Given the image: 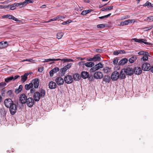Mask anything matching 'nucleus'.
<instances>
[{
	"mask_svg": "<svg viewBox=\"0 0 153 153\" xmlns=\"http://www.w3.org/2000/svg\"><path fill=\"white\" fill-rule=\"evenodd\" d=\"M25 89L27 90H30V92L31 94L33 93L36 91L35 89L33 88V84L31 82L29 84H26L25 87Z\"/></svg>",
	"mask_w": 153,
	"mask_h": 153,
	"instance_id": "nucleus-1",
	"label": "nucleus"
},
{
	"mask_svg": "<svg viewBox=\"0 0 153 153\" xmlns=\"http://www.w3.org/2000/svg\"><path fill=\"white\" fill-rule=\"evenodd\" d=\"M9 108L10 113L11 115H13L16 113L17 108V105L16 104L14 103Z\"/></svg>",
	"mask_w": 153,
	"mask_h": 153,
	"instance_id": "nucleus-2",
	"label": "nucleus"
},
{
	"mask_svg": "<svg viewBox=\"0 0 153 153\" xmlns=\"http://www.w3.org/2000/svg\"><path fill=\"white\" fill-rule=\"evenodd\" d=\"M5 106L7 108L10 107L14 103L11 99H5L4 102Z\"/></svg>",
	"mask_w": 153,
	"mask_h": 153,
	"instance_id": "nucleus-3",
	"label": "nucleus"
},
{
	"mask_svg": "<svg viewBox=\"0 0 153 153\" xmlns=\"http://www.w3.org/2000/svg\"><path fill=\"white\" fill-rule=\"evenodd\" d=\"M142 68L144 71H148L151 69V65L150 64L145 62L142 65Z\"/></svg>",
	"mask_w": 153,
	"mask_h": 153,
	"instance_id": "nucleus-4",
	"label": "nucleus"
},
{
	"mask_svg": "<svg viewBox=\"0 0 153 153\" xmlns=\"http://www.w3.org/2000/svg\"><path fill=\"white\" fill-rule=\"evenodd\" d=\"M31 83L33 84V86L35 89L38 88L39 85V79L37 78L33 79Z\"/></svg>",
	"mask_w": 153,
	"mask_h": 153,
	"instance_id": "nucleus-5",
	"label": "nucleus"
},
{
	"mask_svg": "<svg viewBox=\"0 0 153 153\" xmlns=\"http://www.w3.org/2000/svg\"><path fill=\"white\" fill-rule=\"evenodd\" d=\"M34 99L32 97H29L27 98L26 103L27 105L29 107H32L34 104Z\"/></svg>",
	"mask_w": 153,
	"mask_h": 153,
	"instance_id": "nucleus-6",
	"label": "nucleus"
},
{
	"mask_svg": "<svg viewBox=\"0 0 153 153\" xmlns=\"http://www.w3.org/2000/svg\"><path fill=\"white\" fill-rule=\"evenodd\" d=\"M120 76V74L118 72L115 71L113 72L111 76V79L114 81L117 80Z\"/></svg>",
	"mask_w": 153,
	"mask_h": 153,
	"instance_id": "nucleus-7",
	"label": "nucleus"
},
{
	"mask_svg": "<svg viewBox=\"0 0 153 153\" xmlns=\"http://www.w3.org/2000/svg\"><path fill=\"white\" fill-rule=\"evenodd\" d=\"M64 80L65 83L68 84L72 83L73 81V78L70 75L66 76L64 78Z\"/></svg>",
	"mask_w": 153,
	"mask_h": 153,
	"instance_id": "nucleus-8",
	"label": "nucleus"
},
{
	"mask_svg": "<svg viewBox=\"0 0 153 153\" xmlns=\"http://www.w3.org/2000/svg\"><path fill=\"white\" fill-rule=\"evenodd\" d=\"M55 81L58 85H61L63 84L64 80L62 78L60 77H57L55 79Z\"/></svg>",
	"mask_w": 153,
	"mask_h": 153,
	"instance_id": "nucleus-9",
	"label": "nucleus"
},
{
	"mask_svg": "<svg viewBox=\"0 0 153 153\" xmlns=\"http://www.w3.org/2000/svg\"><path fill=\"white\" fill-rule=\"evenodd\" d=\"M27 99V97L25 94H21L20 97V100L22 104L25 103L26 100Z\"/></svg>",
	"mask_w": 153,
	"mask_h": 153,
	"instance_id": "nucleus-10",
	"label": "nucleus"
},
{
	"mask_svg": "<svg viewBox=\"0 0 153 153\" xmlns=\"http://www.w3.org/2000/svg\"><path fill=\"white\" fill-rule=\"evenodd\" d=\"M94 77L97 79H100L102 78L103 74L100 72H95L94 75Z\"/></svg>",
	"mask_w": 153,
	"mask_h": 153,
	"instance_id": "nucleus-11",
	"label": "nucleus"
},
{
	"mask_svg": "<svg viewBox=\"0 0 153 153\" xmlns=\"http://www.w3.org/2000/svg\"><path fill=\"white\" fill-rule=\"evenodd\" d=\"M33 95V99L35 101L38 102L39 101L41 97L40 94L39 92H34Z\"/></svg>",
	"mask_w": 153,
	"mask_h": 153,
	"instance_id": "nucleus-12",
	"label": "nucleus"
},
{
	"mask_svg": "<svg viewBox=\"0 0 153 153\" xmlns=\"http://www.w3.org/2000/svg\"><path fill=\"white\" fill-rule=\"evenodd\" d=\"M22 5V4L20 3H14L10 5L5 6L6 7H10L11 10H14L16 8V7L17 6H19Z\"/></svg>",
	"mask_w": 153,
	"mask_h": 153,
	"instance_id": "nucleus-13",
	"label": "nucleus"
},
{
	"mask_svg": "<svg viewBox=\"0 0 153 153\" xmlns=\"http://www.w3.org/2000/svg\"><path fill=\"white\" fill-rule=\"evenodd\" d=\"M142 72V70L140 67H135L133 69V73L137 75L140 74Z\"/></svg>",
	"mask_w": 153,
	"mask_h": 153,
	"instance_id": "nucleus-14",
	"label": "nucleus"
},
{
	"mask_svg": "<svg viewBox=\"0 0 153 153\" xmlns=\"http://www.w3.org/2000/svg\"><path fill=\"white\" fill-rule=\"evenodd\" d=\"M126 75H131L133 73V69L131 68H128L126 69H124Z\"/></svg>",
	"mask_w": 153,
	"mask_h": 153,
	"instance_id": "nucleus-15",
	"label": "nucleus"
},
{
	"mask_svg": "<svg viewBox=\"0 0 153 153\" xmlns=\"http://www.w3.org/2000/svg\"><path fill=\"white\" fill-rule=\"evenodd\" d=\"M3 18H8L10 19H12L15 21L18 22L19 21V20L16 18L15 17L13 16L8 14L6 15H4L3 17Z\"/></svg>",
	"mask_w": 153,
	"mask_h": 153,
	"instance_id": "nucleus-16",
	"label": "nucleus"
},
{
	"mask_svg": "<svg viewBox=\"0 0 153 153\" xmlns=\"http://www.w3.org/2000/svg\"><path fill=\"white\" fill-rule=\"evenodd\" d=\"M49 88L51 89H53L56 88V83L53 81H51L49 84Z\"/></svg>",
	"mask_w": 153,
	"mask_h": 153,
	"instance_id": "nucleus-17",
	"label": "nucleus"
},
{
	"mask_svg": "<svg viewBox=\"0 0 153 153\" xmlns=\"http://www.w3.org/2000/svg\"><path fill=\"white\" fill-rule=\"evenodd\" d=\"M126 73L125 72V70L123 69L121 70L120 72V78L121 79H124L126 77Z\"/></svg>",
	"mask_w": 153,
	"mask_h": 153,
	"instance_id": "nucleus-18",
	"label": "nucleus"
},
{
	"mask_svg": "<svg viewBox=\"0 0 153 153\" xmlns=\"http://www.w3.org/2000/svg\"><path fill=\"white\" fill-rule=\"evenodd\" d=\"M89 73L86 71H82L81 74V76L83 79H86L89 76Z\"/></svg>",
	"mask_w": 153,
	"mask_h": 153,
	"instance_id": "nucleus-19",
	"label": "nucleus"
},
{
	"mask_svg": "<svg viewBox=\"0 0 153 153\" xmlns=\"http://www.w3.org/2000/svg\"><path fill=\"white\" fill-rule=\"evenodd\" d=\"M101 55L100 54H98L95 55L93 57V61H100L101 60L100 58Z\"/></svg>",
	"mask_w": 153,
	"mask_h": 153,
	"instance_id": "nucleus-20",
	"label": "nucleus"
},
{
	"mask_svg": "<svg viewBox=\"0 0 153 153\" xmlns=\"http://www.w3.org/2000/svg\"><path fill=\"white\" fill-rule=\"evenodd\" d=\"M127 61L128 59H123L119 62L118 64L119 65H123L126 63L127 62Z\"/></svg>",
	"mask_w": 153,
	"mask_h": 153,
	"instance_id": "nucleus-21",
	"label": "nucleus"
},
{
	"mask_svg": "<svg viewBox=\"0 0 153 153\" xmlns=\"http://www.w3.org/2000/svg\"><path fill=\"white\" fill-rule=\"evenodd\" d=\"M113 6H107L103 7L101 9V10L102 11H107L112 10L113 8Z\"/></svg>",
	"mask_w": 153,
	"mask_h": 153,
	"instance_id": "nucleus-22",
	"label": "nucleus"
},
{
	"mask_svg": "<svg viewBox=\"0 0 153 153\" xmlns=\"http://www.w3.org/2000/svg\"><path fill=\"white\" fill-rule=\"evenodd\" d=\"M7 42H0V48H6L7 46Z\"/></svg>",
	"mask_w": 153,
	"mask_h": 153,
	"instance_id": "nucleus-23",
	"label": "nucleus"
},
{
	"mask_svg": "<svg viewBox=\"0 0 153 153\" xmlns=\"http://www.w3.org/2000/svg\"><path fill=\"white\" fill-rule=\"evenodd\" d=\"M29 74L28 73H25L23 75L21 76V81L23 82H25L27 79V76Z\"/></svg>",
	"mask_w": 153,
	"mask_h": 153,
	"instance_id": "nucleus-24",
	"label": "nucleus"
},
{
	"mask_svg": "<svg viewBox=\"0 0 153 153\" xmlns=\"http://www.w3.org/2000/svg\"><path fill=\"white\" fill-rule=\"evenodd\" d=\"M110 80L111 78L108 75L105 76L103 79V80L106 83H109L110 82Z\"/></svg>",
	"mask_w": 153,
	"mask_h": 153,
	"instance_id": "nucleus-25",
	"label": "nucleus"
},
{
	"mask_svg": "<svg viewBox=\"0 0 153 153\" xmlns=\"http://www.w3.org/2000/svg\"><path fill=\"white\" fill-rule=\"evenodd\" d=\"M94 65V63L92 62H89L85 63V65L87 67H91Z\"/></svg>",
	"mask_w": 153,
	"mask_h": 153,
	"instance_id": "nucleus-26",
	"label": "nucleus"
},
{
	"mask_svg": "<svg viewBox=\"0 0 153 153\" xmlns=\"http://www.w3.org/2000/svg\"><path fill=\"white\" fill-rule=\"evenodd\" d=\"M40 97L41 98H44L45 95V91L43 89H41L39 91Z\"/></svg>",
	"mask_w": 153,
	"mask_h": 153,
	"instance_id": "nucleus-27",
	"label": "nucleus"
},
{
	"mask_svg": "<svg viewBox=\"0 0 153 153\" xmlns=\"http://www.w3.org/2000/svg\"><path fill=\"white\" fill-rule=\"evenodd\" d=\"M93 10L91 9L84 10L82 11L81 14L82 15H86L87 14L91 12Z\"/></svg>",
	"mask_w": 153,
	"mask_h": 153,
	"instance_id": "nucleus-28",
	"label": "nucleus"
},
{
	"mask_svg": "<svg viewBox=\"0 0 153 153\" xmlns=\"http://www.w3.org/2000/svg\"><path fill=\"white\" fill-rule=\"evenodd\" d=\"M149 55V54H146L145 55L143 56L141 59V61L142 62V61H143L144 62L146 61L148 59V56Z\"/></svg>",
	"mask_w": 153,
	"mask_h": 153,
	"instance_id": "nucleus-29",
	"label": "nucleus"
},
{
	"mask_svg": "<svg viewBox=\"0 0 153 153\" xmlns=\"http://www.w3.org/2000/svg\"><path fill=\"white\" fill-rule=\"evenodd\" d=\"M80 76L79 75L77 74H74L73 76V79L75 80H77L80 79Z\"/></svg>",
	"mask_w": 153,
	"mask_h": 153,
	"instance_id": "nucleus-30",
	"label": "nucleus"
},
{
	"mask_svg": "<svg viewBox=\"0 0 153 153\" xmlns=\"http://www.w3.org/2000/svg\"><path fill=\"white\" fill-rule=\"evenodd\" d=\"M95 66L97 68V70L99 69L102 68L103 67V65L100 62L98 64L95 65Z\"/></svg>",
	"mask_w": 153,
	"mask_h": 153,
	"instance_id": "nucleus-31",
	"label": "nucleus"
},
{
	"mask_svg": "<svg viewBox=\"0 0 153 153\" xmlns=\"http://www.w3.org/2000/svg\"><path fill=\"white\" fill-rule=\"evenodd\" d=\"M58 59H45L43 62H48L51 61H58Z\"/></svg>",
	"mask_w": 153,
	"mask_h": 153,
	"instance_id": "nucleus-32",
	"label": "nucleus"
},
{
	"mask_svg": "<svg viewBox=\"0 0 153 153\" xmlns=\"http://www.w3.org/2000/svg\"><path fill=\"white\" fill-rule=\"evenodd\" d=\"M23 86L22 85H20L18 88V89H16L15 91V92L17 94L19 93L20 92L22 89Z\"/></svg>",
	"mask_w": 153,
	"mask_h": 153,
	"instance_id": "nucleus-33",
	"label": "nucleus"
},
{
	"mask_svg": "<svg viewBox=\"0 0 153 153\" xmlns=\"http://www.w3.org/2000/svg\"><path fill=\"white\" fill-rule=\"evenodd\" d=\"M67 70V69L66 68H65L64 67L62 68L60 71V72H61V74L62 75H64L65 74V73Z\"/></svg>",
	"mask_w": 153,
	"mask_h": 153,
	"instance_id": "nucleus-34",
	"label": "nucleus"
},
{
	"mask_svg": "<svg viewBox=\"0 0 153 153\" xmlns=\"http://www.w3.org/2000/svg\"><path fill=\"white\" fill-rule=\"evenodd\" d=\"M14 79V77L13 76H11L10 77H8L7 78L5 79V81L7 83L10 81Z\"/></svg>",
	"mask_w": 153,
	"mask_h": 153,
	"instance_id": "nucleus-35",
	"label": "nucleus"
},
{
	"mask_svg": "<svg viewBox=\"0 0 153 153\" xmlns=\"http://www.w3.org/2000/svg\"><path fill=\"white\" fill-rule=\"evenodd\" d=\"M137 59L136 57H132L130 58L129 59V61L130 63H133L134 62V61H135Z\"/></svg>",
	"mask_w": 153,
	"mask_h": 153,
	"instance_id": "nucleus-36",
	"label": "nucleus"
},
{
	"mask_svg": "<svg viewBox=\"0 0 153 153\" xmlns=\"http://www.w3.org/2000/svg\"><path fill=\"white\" fill-rule=\"evenodd\" d=\"M103 71L105 73H108L111 71V68L106 67L103 68Z\"/></svg>",
	"mask_w": 153,
	"mask_h": 153,
	"instance_id": "nucleus-37",
	"label": "nucleus"
},
{
	"mask_svg": "<svg viewBox=\"0 0 153 153\" xmlns=\"http://www.w3.org/2000/svg\"><path fill=\"white\" fill-rule=\"evenodd\" d=\"M63 33L62 32H59L57 34V38L58 39H60L63 35Z\"/></svg>",
	"mask_w": 153,
	"mask_h": 153,
	"instance_id": "nucleus-38",
	"label": "nucleus"
},
{
	"mask_svg": "<svg viewBox=\"0 0 153 153\" xmlns=\"http://www.w3.org/2000/svg\"><path fill=\"white\" fill-rule=\"evenodd\" d=\"M33 2L31 0H25L22 3H21L23 5L26 4H29L30 3H32Z\"/></svg>",
	"mask_w": 153,
	"mask_h": 153,
	"instance_id": "nucleus-39",
	"label": "nucleus"
},
{
	"mask_svg": "<svg viewBox=\"0 0 153 153\" xmlns=\"http://www.w3.org/2000/svg\"><path fill=\"white\" fill-rule=\"evenodd\" d=\"M132 40H134L135 42H137L141 44L142 43V42H143L142 40V39H137L135 38Z\"/></svg>",
	"mask_w": 153,
	"mask_h": 153,
	"instance_id": "nucleus-40",
	"label": "nucleus"
},
{
	"mask_svg": "<svg viewBox=\"0 0 153 153\" xmlns=\"http://www.w3.org/2000/svg\"><path fill=\"white\" fill-rule=\"evenodd\" d=\"M142 40L143 42H142V43H143L144 44H146V45H152V43H151L150 42H146L147 40L146 39H142Z\"/></svg>",
	"mask_w": 153,
	"mask_h": 153,
	"instance_id": "nucleus-41",
	"label": "nucleus"
},
{
	"mask_svg": "<svg viewBox=\"0 0 153 153\" xmlns=\"http://www.w3.org/2000/svg\"><path fill=\"white\" fill-rule=\"evenodd\" d=\"M123 53L122 51H116L114 52V54L115 55H118L119 53Z\"/></svg>",
	"mask_w": 153,
	"mask_h": 153,
	"instance_id": "nucleus-42",
	"label": "nucleus"
},
{
	"mask_svg": "<svg viewBox=\"0 0 153 153\" xmlns=\"http://www.w3.org/2000/svg\"><path fill=\"white\" fill-rule=\"evenodd\" d=\"M138 54L140 55H143V56L146 54H149V53L147 52L140 51L138 53Z\"/></svg>",
	"mask_w": 153,
	"mask_h": 153,
	"instance_id": "nucleus-43",
	"label": "nucleus"
},
{
	"mask_svg": "<svg viewBox=\"0 0 153 153\" xmlns=\"http://www.w3.org/2000/svg\"><path fill=\"white\" fill-rule=\"evenodd\" d=\"M72 22V20H68L67 21H65L63 22L62 24L63 25H66L70 23L71 22Z\"/></svg>",
	"mask_w": 153,
	"mask_h": 153,
	"instance_id": "nucleus-44",
	"label": "nucleus"
},
{
	"mask_svg": "<svg viewBox=\"0 0 153 153\" xmlns=\"http://www.w3.org/2000/svg\"><path fill=\"white\" fill-rule=\"evenodd\" d=\"M72 65V63H70L68 64L65 66H64V67L65 68H66V69H67V70H68V69H69L71 67Z\"/></svg>",
	"mask_w": 153,
	"mask_h": 153,
	"instance_id": "nucleus-45",
	"label": "nucleus"
},
{
	"mask_svg": "<svg viewBox=\"0 0 153 153\" xmlns=\"http://www.w3.org/2000/svg\"><path fill=\"white\" fill-rule=\"evenodd\" d=\"M105 25L103 24H100L97 25V27L98 28H102L105 27Z\"/></svg>",
	"mask_w": 153,
	"mask_h": 153,
	"instance_id": "nucleus-46",
	"label": "nucleus"
},
{
	"mask_svg": "<svg viewBox=\"0 0 153 153\" xmlns=\"http://www.w3.org/2000/svg\"><path fill=\"white\" fill-rule=\"evenodd\" d=\"M111 15V13H109L107 15H105L103 16L99 17V18L100 19H103L104 18H107L109 16H110Z\"/></svg>",
	"mask_w": 153,
	"mask_h": 153,
	"instance_id": "nucleus-47",
	"label": "nucleus"
},
{
	"mask_svg": "<svg viewBox=\"0 0 153 153\" xmlns=\"http://www.w3.org/2000/svg\"><path fill=\"white\" fill-rule=\"evenodd\" d=\"M7 94L8 95H9L10 97H11L13 96V91L11 90H9L7 93Z\"/></svg>",
	"mask_w": 153,
	"mask_h": 153,
	"instance_id": "nucleus-48",
	"label": "nucleus"
},
{
	"mask_svg": "<svg viewBox=\"0 0 153 153\" xmlns=\"http://www.w3.org/2000/svg\"><path fill=\"white\" fill-rule=\"evenodd\" d=\"M52 70L54 73H56L59 71V69L58 68L56 67L53 69Z\"/></svg>",
	"mask_w": 153,
	"mask_h": 153,
	"instance_id": "nucleus-49",
	"label": "nucleus"
},
{
	"mask_svg": "<svg viewBox=\"0 0 153 153\" xmlns=\"http://www.w3.org/2000/svg\"><path fill=\"white\" fill-rule=\"evenodd\" d=\"M97 68H96L95 65L94 67H92L90 69V71L91 72H94V71L97 70Z\"/></svg>",
	"mask_w": 153,
	"mask_h": 153,
	"instance_id": "nucleus-50",
	"label": "nucleus"
},
{
	"mask_svg": "<svg viewBox=\"0 0 153 153\" xmlns=\"http://www.w3.org/2000/svg\"><path fill=\"white\" fill-rule=\"evenodd\" d=\"M6 84L5 82H1L0 83V88H3L6 86Z\"/></svg>",
	"mask_w": 153,
	"mask_h": 153,
	"instance_id": "nucleus-51",
	"label": "nucleus"
},
{
	"mask_svg": "<svg viewBox=\"0 0 153 153\" xmlns=\"http://www.w3.org/2000/svg\"><path fill=\"white\" fill-rule=\"evenodd\" d=\"M118 59L117 58H114L113 61V63L114 65L117 64L118 62Z\"/></svg>",
	"mask_w": 153,
	"mask_h": 153,
	"instance_id": "nucleus-52",
	"label": "nucleus"
},
{
	"mask_svg": "<svg viewBox=\"0 0 153 153\" xmlns=\"http://www.w3.org/2000/svg\"><path fill=\"white\" fill-rule=\"evenodd\" d=\"M65 16H62V15H58L56 16L57 19H64L65 18Z\"/></svg>",
	"mask_w": 153,
	"mask_h": 153,
	"instance_id": "nucleus-53",
	"label": "nucleus"
},
{
	"mask_svg": "<svg viewBox=\"0 0 153 153\" xmlns=\"http://www.w3.org/2000/svg\"><path fill=\"white\" fill-rule=\"evenodd\" d=\"M153 27L152 26H150L148 27H145L144 28L145 29V30L146 31H148L149 30L151 29Z\"/></svg>",
	"mask_w": 153,
	"mask_h": 153,
	"instance_id": "nucleus-54",
	"label": "nucleus"
},
{
	"mask_svg": "<svg viewBox=\"0 0 153 153\" xmlns=\"http://www.w3.org/2000/svg\"><path fill=\"white\" fill-rule=\"evenodd\" d=\"M57 20V17H56L54 18H53V19H50L49 20V21L47 22H51V21H56Z\"/></svg>",
	"mask_w": 153,
	"mask_h": 153,
	"instance_id": "nucleus-55",
	"label": "nucleus"
},
{
	"mask_svg": "<svg viewBox=\"0 0 153 153\" xmlns=\"http://www.w3.org/2000/svg\"><path fill=\"white\" fill-rule=\"evenodd\" d=\"M85 62H84V61H81L79 62L78 65H81V66L84 65H85Z\"/></svg>",
	"mask_w": 153,
	"mask_h": 153,
	"instance_id": "nucleus-56",
	"label": "nucleus"
},
{
	"mask_svg": "<svg viewBox=\"0 0 153 153\" xmlns=\"http://www.w3.org/2000/svg\"><path fill=\"white\" fill-rule=\"evenodd\" d=\"M151 5V4L148 1L146 2L143 5L144 6H149Z\"/></svg>",
	"mask_w": 153,
	"mask_h": 153,
	"instance_id": "nucleus-57",
	"label": "nucleus"
},
{
	"mask_svg": "<svg viewBox=\"0 0 153 153\" xmlns=\"http://www.w3.org/2000/svg\"><path fill=\"white\" fill-rule=\"evenodd\" d=\"M73 60L70 59H65V62H72Z\"/></svg>",
	"mask_w": 153,
	"mask_h": 153,
	"instance_id": "nucleus-58",
	"label": "nucleus"
},
{
	"mask_svg": "<svg viewBox=\"0 0 153 153\" xmlns=\"http://www.w3.org/2000/svg\"><path fill=\"white\" fill-rule=\"evenodd\" d=\"M149 19L150 20L153 21V16H151L149 17H148L147 18L146 20H148V19Z\"/></svg>",
	"mask_w": 153,
	"mask_h": 153,
	"instance_id": "nucleus-59",
	"label": "nucleus"
},
{
	"mask_svg": "<svg viewBox=\"0 0 153 153\" xmlns=\"http://www.w3.org/2000/svg\"><path fill=\"white\" fill-rule=\"evenodd\" d=\"M49 73H50V76H52L53 75V74L54 73H54V72L52 70H51L50 71Z\"/></svg>",
	"mask_w": 153,
	"mask_h": 153,
	"instance_id": "nucleus-60",
	"label": "nucleus"
},
{
	"mask_svg": "<svg viewBox=\"0 0 153 153\" xmlns=\"http://www.w3.org/2000/svg\"><path fill=\"white\" fill-rule=\"evenodd\" d=\"M129 21L128 20L124 21L125 25H127L129 23Z\"/></svg>",
	"mask_w": 153,
	"mask_h": 153,
	"instance_id": "nucleus-61",
	"label": "nucleus"
},
{
	"mask_svg": "<svg viewBox=\"0 0 153 153\" xmlns=\"http://www.w3.org/2000/svg\"><path fill=\"white\" fill-rule=\"evenodd\" d=\"M58 59V61L61 60L62 62H65V58H63V59Z\"/></svg>",
	"mask_w": 153,
	"mask_h": 153,
	"instance_id": "nucleus-62",
	"label": "nucleus"
},
{
	"mask_svg": "<svg viewBox=\"0 0 153 153\" xmlns=\"http://www.w3.org/2000/svg\"><path fill=\"white\" fill-rule=\"evenodd\" d=\"M95 51L98 53H101L102 52V50L100 49H96Z\"/></svg>",
	"mask_w": 153,
	"mask_h": 153,
	"instance_id": "nucleus-63",
	"label": "nucleus"
},
{
	"mask_svg": "<svg viewBox=\"0 0 153 153\" xmlns=\"http://www.w3.org/2000/svg\"><path fill=\"white\" fill-rule=\"evenodd\" d=\"M43 68H38V71L40 72H42L43 71Z\"/></svg>",
	"mask_w": 153,
	"mask_h": 153,
	"instance_id": "nucleus-64",
	"label": "nucleus"
}]
</instances>
